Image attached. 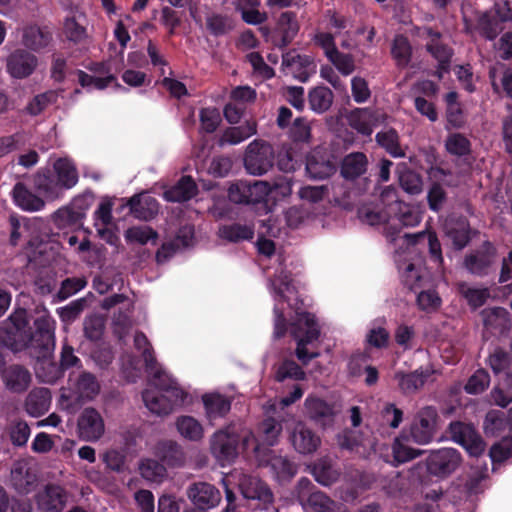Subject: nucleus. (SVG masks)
Instances as JSON below:
<instances>
[{"label": "nucleus", "instance_id": "nucleus-1", "mask_svg": "<svg viewBox=\"0 0 512 512\" xmlns=\"http://www.w3.org/2000/svg\"><path fill=\"white\" fill-rule=\"evenodd\" d=\"M298 284H300L298 282ZM309 297L305 294V286L294 284V279L290 277V309L295 312V317H290V335L298 338L296 356L302 364L306 365L320 353L318 351H309L307 346L317 341L320 336V328L314 314L308 312L307 301Z\"/></svg>", "mask_w": 512, "mask_h": 512}, {"label": "nucleus", "instance_id": "nucleus-2", "mask_svg": "<svg viewBox=\"0 0 512 512\" xmlns=\"http://www.w3.org/2000/svg\"><path fill=\"white\" fill-rule=\"evenodd\" d=\"M512 21V8L508 1L497 2L493 9L475 12V23L463 17L466 33L477 32L482 38L493 41L504 30L503 24Z\"/></svg>", "mask_w": 512, "mask_h": 512}, {"label": "nucleus", "instance_id": "nucleus-3", "mask_svg": "<svg viewBox=\"0 0 512 512\" xmlns=\"http://www.w3.org/2000/svg\"><path fill=\"white\" fill-rule=\"evenodd\" d=\"M35 331H31L25 346L29 355L37 361L51 358L55 348V321L49 315L34 321Z\"/></svg>", "mask_w": 512, "mask_h": 512}, {"label": "nucleus", "instance_id": "nucleus-4", "mask_svg": "<svg viewBox=\"0 0 512 512\" xmlns=\"http://www.w3.org/2000/svg\"><path fill=\"white\" fill-rule=\"evenodd\" d=\"M156 388L159 391L146 390L142 395L146 407L156 415L170 414L183 401V392L173 380H168V384L156 383Z\"/></svg>", "mask_w": 512, "mask_h": 512}, {"label": "nucleus", "instance_id": "nucleus-5", "mask_svg": "<svg viewBox=\"0 0 512 512\" xmlns=\"http://www.w3.org/2000/svg\"><path fill=\"white\" fill-rule=\"evenodd\" d=\"M274 149L268 142L257 139L251 142L244 154V167L254 176H261L273 167Z\"/></svg>", "mask_w": 512, "mask_h": 512}, {"label": "nucleus", "instance_id": "nucleus-6", "mask_svg": "<svg viewBox=\"0 0 512 512\" xmlns=\"http://www.w3.org/2000/svg\"><path fill=\"white\" fill-rule=\"evenodd\" d=\"M240 437L234 428L227 426L216 431L209 440V449L215 459L224 465L231 463L238 457Z\"/></svg>", "mask_w": 512, "mask_h": 512}, {"label": "nucleus", "instance_id": "nucleus-7", "mask_svg": "<svg viewBox=\"0 0 512 512\" xmlns=\"http://www.w3.org/2000/svg\"><path fill=\"white\" fill-rule=\"evenodd\" d=\"M461 454L454 448H441L432 451L426 459V468L430 475L444 479L460 466Z\"/></svg>", "mask_w": 512, "mask_h": 512}, {"label": "nucleus", "instance_id": "nucleus-8", "mask_svg": "<svg viewBox=\"0 0 512 512\" xmlns=\"http://www.w3.org/2000/svg\"><path fill=\"white\" fill-rule=\"evenodd\" d=\"M448 429L451 439L465 448L470 456L478 457L484 452L485 442L472 424L455 421Z\"/></svg>", "mask_w": 512, "mask_h": 512}, {"label": "nucleus", "instance_id": "nucleus-9", "mask_svg": "<svg viewBox=\"0 0 512 512\" xmlns=\"http://www.w3.org/2000/svg\"><path fill=\"white\" fill-rule=\"evenodd\" d=\"M496 255L497 250L494 244L488 240L484 241L478 249L464 257L463 267L472 275L486 276L495 262Z\"/></svg>", "mask_w": 512, "mask_h": 512}, {"label": "nucleus", "instance_id": "nucleus-10", "mask_svg": "<svg viewBox=\"0 0 512 512\" xmlns=\"http://www.w3.org/2000/svg\"><path fill=\"white\" fill-rule=\"evenodd\" d=\"M288 406V397L282 398L278 403H272L267 407L266 418L260 425L264 440L268 445H273L282 431V421L285 420Z\"/></svg>", "mask_w": 512, "mask_h": 512}, {"label": "nucleus", "instance_id": "nucleus-11", "mask_svg": "<svg viewBox=\"0 0 512 512\" xmlns=\"http://www.w3.org/2000/svg\"><path fill=\"white\" fill-rule=\"evenodd\" d=\"M77 431L84 441H98L105 433L104 419L99 411L93 407L85 408L78 417Z\"/></svg>", "mask_w": 512, "mask_h": 512}, {"label": "nucleus", "instance_id": "nucleus-12", "mask_svg": "<svg viewBox=\"0 0 512 512\" xmlns=\"http://www.w3.org/2000/svg\"><path fill=\"white\" fill-rule=\"evenodd\" d=\"M10 484L18 494L27 495L35 490L38 484V475L27 460L20 459L12 465Z\"/></svg>", "mask_w": 512, "mask_h": 512}, {"label": "nucleus", "instance_id": "nucleus-13", "mask_svg": "<svg viewBox=\"0 0 512 512\" xmlns=\"http://www.w3.org/2000/svg\"><path fill=\"white\" fill-rule=\"evenodd\" d=\"M35 502L43 512H61L68 502V492L58 484L48 483L37 492Z\"/></svg>", "mask_w": 512, "mask_h": 512}, {"label": "nucleus", "instance_id": "nucleus-14", "mask_svg": "<svg viewBox=\"0 0 512 512\" xmlns=\"http://www.w3.org/2000/svg\"><path fill=\"white\" fill-rule=\"evenodd\" d=\"M305 413L307 417L323 428L334 424L337 415V409L334 403L309 395L304 402Z\"/></svg>", "mask_w": 512, "mask_h": 512}, {"label": "nucleus", "instance_id": "nucleus-15", "mask_svg": "<svg viewBox=\"0 0 512 512\" xmlns=\"http://www.w3.org/2000/svg\"><path fill=\"white\" fill-rule=\"evenodd\" d=\"M241 494L248 500H255L266 506L273 501V493L258 476L242 474L238 480Z\"/></svg>", "mask_w": 512, "mask_h": 512}, {"label": "nucleus", "instance_id": "nucleus-16", "mask_svg": "<svg viewBox=\"0 0 512 512\" xmlns=\"http://www.w3.org/2000/svg\"><path fill=\"white\" fill-rule=\"evenodd\" d=\"M437 419L438 413L433 406H426L418 412L416 421L411 428V434L416 442L425 444L433 439Z\"/></svg>", "mask_w": 512, "mask_h": 512}, {"label": "nucleus", "instance_id": "nucleus-17", "mask_svg": "<svg viewBox=\"0 0 512 512\" xmlns=\"http://www.w3.org/2000/svg\"><path fill=\"white\" fill-rule=\"evenodd\" d=\"M186 495L194 506L211 509L221 501V492L208 482H194L188 488Z\"/></svg>", "mask_w": 512, "mask_h": 512}, {"label": "nucleus", "instance_id": "nucleus-18", "mask_svg": "<svg viewBox=\"0 0 512 512\" xmlns=\"http://www.w3.org/2000/svg\"><path fill=\"white\" fill-rule=\"evenodd\" d=\"M38 65L37 57L25 49H16L8 55L6 67L8 73L17 79L30 76Z\"/></svg>", "mask_w": 512, "mask_h": 512}, {"label": "nucleus", "instance_id": "nucleus-19", "mask_svg": "<svg viewBox=\"0 0 512 512\" xmlns=\"http://www.w3.org/2000/svg\"><path fill=\"white\" fill-rule=\"evenodd\" d=\"M386 213L390 222L397 221L402 227H414L421 221V214L415 206L397 199L386 205Z\"/></svg>", "mask_w": 512, "mask_h": 512}, {"label": "nucleus", "instance_id": "nucleus-20", "mask_svg": "<svg viewBox=\"0 0 512 512\" xmlns=\"http://www.w3.org/2000/svg\"><path fill=\"white\" fill-rule=\"evenodd\" d=\"M306 172L313 180H323L336 172V165L329 155L314 150L306 158Z\"/></svg>", "mask_w": 512, "mask_h": 512}, {"label": "nucleus", "instance_id": "nucleus-21", "mask_svg": "<svg viewBox=\"0 0 512 512\" xmlns=\"http://www.w3.org/2000/svg\"><path fill=\"white\" fill-rule=\"evenodd\" d=\"M70 381L71 389L79 400L91 401L100 393V383L91 372L81 371Z\"/></svg>", "mask_w": 512, "mask_h": 512}, {"label": "nucleus", "instance_id": "nucleus-22", "mask_svg": "<svg viewBox=\"0 0 512 512\" xmlns=\"http://www.w3.org/2000/svg\"><path fill=\"white\" fill-rule=\"evenodd\" d=\"M131 214L143 221H149L158 214L159 204L157 200L149 194L142 192L131 197L127 203Z\"/></svg>", "mask_w": 512, "mask_h": 512}, {"label": "nucleus", "instance_id": "nucleus-23", "mask_svg": "<svg viewBox=\"0 0 512 512\" xmlns=\"http://www.w3.org/2000/svg\"><path fill=\"white\" fill-rule=\"evenodd\" d=\"M306 512H346L343 503L331 499L322 491H313L300 502Z\"/></svg>", "mask_w": 512, "mask_h": 512}, {"label": "nucleus", "instance_id": "nucleus-24", "mask_svg": "<svg viewBox=\"0 0 512 512\" xmlns=\"http://www.w3.org/2000/svg\"><path fill=\"white\" fill-rule=\"evenodd\" d=\"M368 158L363 152H351L341 161L340 174L345 180L354 181L363 176L368 169Z\"/></svg>", "mask_w": 512, "mask_h": 512}, {"label": "nucleus", "instance_id": "nucleus-25", "mask_svg": "<svg viewBox=\"0 0 512 512\" xmlns=\"http://www.w3.org/2000/svg\"><path fill=\"white\" fill-rule=\"evenodd\" d=\"M431 374L432 372L428 369H416L409 373L397 371L394 379L397 381L402 394L412 395L424 386Z\"/></svg>", "mask_w": 512, "mask_h": 512}, {"label": "nucleus", "instance_id": "nucleus-26", "mask_svg": "<svg viewBox=\"0 0 512 512\" xmlns=\"http://www.w3.org/2000/svg\"><path fill=\"white\" fill-rule=\"evenodd\" d=\"M52 41V32L47 26L28 25L23 29L22 43L32 51L47 47Z\"/></svg>", "mask_w": 512, "mask_h": 512}, {"label": "nucleus", "instance_id": "nucleus-27", "mask_svg": "<svg viewBox=\"0 0 512 512\" xmlns=\"http://www.w3.org/2000/svg\"><path fill=\"white\" fill-rule=\"evenodd\" d=\"M155 454L162 462L171 467H180L186 462V455L182 447L173 440L159 442L155 447Z\"/></svg>", "mask_w": 512, "mask_h": 512}, {"label": "nucleus", "instance_id": "nucleus-28", "mask_svg": "<svg viewBox=\"0 0 512 512\" xmlns=\"http://www.w3.org/2000/svg\"><path fill=\"white\" fill-rule=\"evenodd\" d=\"M315 480L323 486H331L338 481L341 471L330 458H321L316 461L311 469Z\"/></svg>", "mask_w": 512, "mask_h": 512}, {"label": "nucleus", "instance_id": "nucleus-29", "mask_svg": "<svg viewBox=\"0 0 512 512\" xmlns=\"http://www.w3.org/2000/svg\"><path fill=\"white\" fill-rule=\"evenodd\" d=\"M198 192V187L191 176H183L170 189L164 192V197L169 202H185L193 198Z\"/></svg>", "mask_w": 512, "mask_h": 512}, {"label": "nucleus", "instance_id": "nucleus-30", "mask_svg": "<svg viewBox=\"0 0 512 512\" xmlns=\"http://www.w3.org/2000/svg\"><path fill=\"white\" fill-rule=\"evenodd\" d=\"M283 187V183L281 182H273L270 183L268 181H254V182H248L247 181V195H248V202L250 204H259L262 202L264 203L266 213L270 212L271 209L268 207L266 202V197L269 195V193L272 192L273 189H278Z\"/></svg>", "mask_w": 512, "mask_h": 512}, {"label": "nucleus", "instance_id": "nucleus-31", "mask_svg": "<svg viewBox=\"0 0 512 512\" xmlns=\"http://www.w3.org/2000/svg\"><path fill=\"white\" fill-rule=\"evenodd\" d=\"M485 328L504 333L509 329L510 313L504 307H493L482 311Z\"/></svg>", "mask_w": 512, "mask_h": 512}, {"label": "nucleus", "instance_id": "nucleus-32", "mask_svg": "<svg viewBox=\"0 0 512 512\" xmlns=\"http://www.w3.org/2000/svg\"><path fill=\"white\" fill-rule=\"evenodd\" d=\"M256 133V121L249 120L240 126L227 128L219 138L218 144L220 146L225 144H238Z\"/></svg>", "mask_w": 512, "mask_h": 512}, {"label": "nucleus", "instance_id": "nucleus-33", "mask_svg": "<svg viewBox=\"0 0 512 512\" xmlns=\"http://www.w3.org/2000/svg\"><path fill=\"white\" fill-rule=\"evenodd\" d=\"M7 388L13 392L27 390L31 382L30 372L21 365L10 366L4 375Z\"/></svg>", "mask_w": 512, "mask_h": 512}, {"label": "nucleus", "instance_id": "nucleus-34", "mask_svg": "<svg viewBox=\"0 0 512 512\" xmlns=\"http://www.w3.org/2000/svg\"><path fill=\"white\" fill-rule=\"evenodd\" d=\"M412 52L411 43L405 35L398 34L394 37L391 44V56L397 68L404 69L408 67L412 59Z\"/></svg>", "mask_w": 512, "mask_h": 512}, {"label": "nucleus", "instance_id": "nucleus-35", "mask_svg": "<svg viewBox=\"0 0 512 512\" xmlns=\"http://www.w3.org/2000/svg\"><path fill=\"white\" fill-rule=\"evenodd\" d=\"M376 143L393 158L405 157V151L400 145V136L396 129L389 128L375 135Z\"/></svg>", "mask_w": 512, "mask_h": 512}, {"label": "nucleus", "instance_id": "nucleus-36", "mask_svg": "<svg viewBox=\"0 0 512 512\" xmlns=\"http://www.w3.org/2000/svg\"><path fill=\"white\" fill-rule=\"evenodd\" d=\"M292 444L301 454H310L320 445V438L310 429L302 427L293 434Z\"/></svg>", "mask_w": 512, "mask_h": 512}, {"label": "nucleus", "instance_id": "nucleus-37", "mask_svg": "<svg viewBox=\"0 0 512 512\" xmlns=\"http://www.w3.org/2000/svg\"><path fill=\"white\" fill-rule=\"evenodd\" d=\"M202 401L210 419L225 416L231 408L230 400L219 393L204 394Z\"/></svg>", "mask_w": 512, "mask_h": 512}, {"label": "nucleus", "instance_id": "nucleus-38", "mask_svg": "<svg viewBox=\"0 0 512 512\" xmlns=\"http://www.w3.org/2000/svg\"><path fill=\"white\" fill-rule=\"evenodd\" d=\"M32 330L2 329L0 330V342L13 352L25 349L29 334Z\"/></svg>", "mask_w": 512, "mask_h": 512}, {"label": "nucleus", "instance_id": "nucleus-39", "mask_svg": "<svg viewBox=\"0 0 512 512\" xmlns=\"http://www.w3.org/2000/svg\"><path fill=\"white\" fill-rule=\"evenodd\" d=\"M445 150L448 154L456 157H465L471 154V141L462 133H449L445 139Z\"/></svg>", "mask_w": 512, "mask_h": 512}, {"label": "nucleus", "instance_id": "nucleus-40", "mask_svg": "<svg viewBox=\"0 0 512 512\" xmlns=\"http://www.w3.org/2000/svg\"><path fill=\"white\" fill-rule=\"evenodd\" d=\"M15 202L24 210L38 211L44 206V201L31 193L23 183H17L13 189Z\"/></svg>", "mask_w": 512, "mask_h": 512}, {"label": "nucleus", "instance_id": "nucleus-41", "mask_svg": "<svg viewBox=\"0 0 512 512\" xmlns=\"http://www.w3.org/2000/svg\"><path fill=\"white\" fill-rule=\"evenodd\" d=\"M333 98V93L328 87L318 86L309 92L308 102L311 110L324 113L331 107Z\"/></svg>", "mask_w": 512, "mask_h": 512}, {"label": "nucleus", "instance_id": "nucleus-42", "mask_svg": "<svg viewBox=\"0 0 512 512\" xmlns=\"http://www.w3.org/2000/svg\"><path fill=\"white\" fill-rule=\"evenodd\" d=\"M218 235L224 240L237 243L243 240L252 239L254 236V229L248 225L234 223L219 227Z\"/></svg>", "mask_w": 512, "mask_h": 512}, {"label": "nucleus", "instance_id": "nucleus-43", "mask_svg": "<svg viewBox=\"0 0 512 512\" xmlns=\"http://www.w3.org/2000/svg\"><path fill=\"white\" fill-rule=\"evenodd\" d=\"M176 427L182 437L189 441H200L204 436V429L200 422L191 416H181L176 421Z\"/></svg>", "mask_w": 512, "mask_h": 512}, {"label": "nucleus", "instance_id": "nucleus-44", "mask_svg": "<svg viewBox=\"0 0 512 512\" xmlns=\"http://www.w3.org/2000/svg\"><path fill=\"white\" fill-rule=\"evenodd\" d=\"M446 234L452 241L453 247L456 250H462L471 240L469 222L465 218L460 219L455 225L447 227Z\"/></svg>", "mask_w": 512, "mask_h": 512}, {"label": "nucleus", "instance_id": "nucleus-45", "mask_svg": "<svg viewBox=\"0 0 512 512\" xmlns=\"http://www.w3.org/2000/svg\"><path fill=\"white\" fill-rule=\"evenodd\" d=\"M49 402L50 394L47 389H34L28 394L25 407L29 414L37 416L47 410Z\"/></svg>", "mask_w": 512, "mask_h": 512}, {"label": "nucleus", "instance_id": "nucleus-46", "mask_svg": "<svg viewBox=\"0 0 512 512\" xmlns=\"http://www.w3.org/2000/svg\"><path fill=\"white\" fill-rule=\"evenodd\" d=\"M124 236L127 242L139 245H145L149 241L155 244L159 237L157 231L146 225L128 228Z\"/></svg>", "mask_w": 512, "mask_h": 512}, {"label": "nucleus", "instance_id": "nucleus-47", "mask_svg": "<svg viewBox=\"0 0 512 512\" xmlns=\"http://www.w3.org/2000/svg\"><path fill=\"white\" fill-rule=\"evenodd\" d=\"M314 71V64L308 57L290 54V74L300 82H306Z\"/></svg>", "mask_w": 512, "mask_h": 512}, {"label": "nucleus", "instance_id": "nucleus-48", "mask_svg": "<svg viewBox=\"0 0 512 512\" xmlns=\"http://www.w3.org/2000/svg\"><path fill=\"white\" fill-rule=\"evenodd\" d=\"M84 336L90 341H99L105 331V317L100 314L88 315L83 322Z\"/></svg>", "mask_w": 512, "mask_h": 512}, {"label": "nucleus", "instance_id": "nucleus-49", "mask_svg": "<svg viewBox=\"0 0 512 512\" xmlns=\"http://www.w3.org/2000/svg\"><path fill=\"white\" fill-rule=\"evenodd\" d=\"M311 139V127L308 121L299 117L290 124V141L293 145H308Z\"/></svg>", "mask_w": 512, "mask_h": 512}, {"label": "nucleus", "instance_id": "nucleus-50", "mask_svg": "<svg viewBox=\"0 0 512 512\" xmlns=\"http://www.w3.org/2000/svg\"><path fill=\"white\" fill-rule=\"evenodd\" d=\"M505 413L500 410H490L484 420V430L487 435L499 436L507 428Z\"/></svg>", "mask_w": 512, "mask_h": 512}, {"label": "nucleus", "instance_id": "nucleus-51", "mask_svg": "<svg viewBox=\"0 0 512 512\" xmlns=\"http://www.w3.org/2000/svg\"><path fill=\"white\" fill-rule=\"evenodd\" d=\"M139 470L141 476L151 482H161L166 476L164 465L153 459L142 460Z\"/></svg>", "mask_w": 512, "mask_h": 512}, {"label": "nucleus", "instance_id": "nucleus-52", "mask_svg": "<svg viewBox=\"0 0 512 512\" xmlns=\"http://www.w3.org/2000/svg\"><path fill=\"white\" fill-rule=\"evenodd\" d=\"M490 383V375L484 369H478L472 376L469 377L464 386L466 393L477 395L484 392Z\"/></svg>", "mask_w": 512, "mask_h": 512}, {"label": "nucleus", "instance_id": "nucleus-53", "mask_svg": "<svg viewBox=\"0 0 512 512\" xmlns=\"http://www.w3.org/2000/svg\"><path fill=\"white\" fill-rule=\"evenodd\" d=\"M54 168L57 172L58 181L65 187L70 188L77 182V172L75 168L65 159H59L55 162Z\"/></svg>", "mask_w": 512, "mask_h": 512}, {"label": "nucleus", "instance_id": "nucleus-54", "mask_svg": "<svg viewBox=\"0 0 512 512\" xmlns=\"http://www.w3.org/2000/svg\"><path fill=\"white\" fill-rule=\"evenodd\" d=\"M351 128L364 136H370L373 132L366 110L355 109L348 117Z\"/></svg>", "mask_w": 512, "mask_h": 512}, {"label": "nucleus", "instance_id": "nucleus-55", "mask_svg": "<svg viewBox=\"0 0 512 512\" xmlns=\"http://www.w3.org/2000/svg\"><path fill=\"white\" fill-rule=\"evenodd\" d=\"M39 361L41 364L37 374L43 379L44 382L55 383L58 379L61 378L64 371L60 367L59 363L56 364L55 362H52L50 358L40 359Z\"/></svg>", "mask_w": 512, "mask_h": 512}, {"label": "nucleus", "instance_id": "nucleus-56", "mask_svg": "<svg viewBox=\"0 0 512 512\" xmlns=\"http://www.w3.org/2000/svg\"><path fill=\"white\" fill-rule=\"evenodd\" d=\"M416 300L419 309L426 312L436 311L442 304L437 291L432 289L420 291Z\"/></svg>", "mask_w": 512, "mask_h": 512}, {"label": "nucleus", "instance_id": "nucleus-57", "mask_svg": "<svg viewBox=\"0 0 512 512\" xmlns=\"http://www.w3.org/2000/svg\"><path fill=\"white\" fill-rule=\"evenodd\" d=\"M392 453L397 463H405L418 457L421 451L406 445L400 438H396L392 444Z\"/></svg>", "mask_w": 512, "mask_h": 512}, {"label": "nucleus", "instance_id": "nucleus-58", "mask_svg": "<svg viewBox=\"0 0 512 512\" xmlns=\"http://www.w3.org/2000/svg\"><path fill=\"white\" fill-rule=\"evenodd\" d=\"M344 76L352 74L355 70L354 57L351 54L334 51L332 59H328Z\"/></svg>", "mask_w": 512, "mask_h": 512}, {"label": "nucleus", "instance_id": "nucleus-59", "mask_svg": "<svg viewBox=\"0 0 512 512\" xmlns=\"http://www.w3.org/2000/svg\"><path fill=\"white\" fill-rule=\"evenodd\" d=\"M511 355L501 347H497L492 354H490L488 362L495 374H499L511 365Z\"/></svg>", "mask_w": 512, "mask_h": 512}, {"label": "nucleus", "instance_id": "nucleus-60", "mask_svg": "<svg viewBox=\"0 0 512 512\" xmlns=\"http://www.w3.org/2000/svg\"><path fill=\"white\" fill-rule=\"evenodd\" d=\"M87 284L85 278H66L62 281L61 287L56 294L59 300H65L83 289Z\"/></svg>", "mask_w": 512, "mask_h": 512}, {"label": "nucleus", "instance_id": "nucleus-61", "mask_svg": "<svg viewBox=\"0 0 512 512\" xmlns=\"http://www.w3.org/2000/svg\"><path fill=\"white\" fill-rule=\"evenodd\" d=\"M59 365L63 371L81 367V360L76 355L74 347L67 342L61 347Z\"/></svg>", "mask_w": 512, "mask_h": 512}, {"label": "nucleus", "instance_id": "nucleus-62", "mask_svg": "<svg viewBox=\"0 0 512 512\" xmlns=\"http://www.w3.org/2000/svg\"><path fill=\"white\" fill-rule=\"evenodd\" d=\"M85 213L82 209H76L73 207H63L55 212V220L60 225H72L79 222Z\"/></svg>", "mask_w": 512, "mask_h": 512}, {"label": "nucleus", "instance_id": "nucleus-63", "mask_svg": "<svg viewBox=\"0 0 512 512\" xmlns=\"http://www.w3.org/2000/svg\"><path fill=\"white\" fill-rule=\"evenodd\" d=\"M202 129L207 133H213L221 122V116L216 108H203L200 111Z\"/></svg>", "mask_w": 512, "mask_h": 512}, {"label": "nucleus", "instance_id": "nucleus-64", "mask_svg": "<svg viewBox=\"0 0 512 512\" xmlns=\"http://www.w3.org/2000/svg\"><path fill=\"white\" fill-rule=\"evenodd\" d=\"M446 198L447 194L444 188L438 182H434L427 194L429 208L434 212L440 211Z\"/></svg>", "mask_w": 512, "mask_h": 512}]
</instances>
